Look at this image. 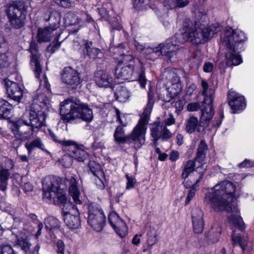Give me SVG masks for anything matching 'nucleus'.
Listing matches in <instances>:
<instances>
[{
	"label": "nucleus",
	"mask_w": 254,
	"mask_h": 254,
	"mask_svg": "<svg viewBox=\"0 0 254 254\" xmlns=\"http://www.w3.org/2000/svg\"><path fill=\"white\" fill-rule=\"evenodd\" d=\"M0 254H16L11 246L6 245L0 247Z\"/></svg>",
	"instance_id": "obj_44"
},
{
	"label": "nucleus",
	"mask_w": 254,
	"mask_h": 254,
	"mask_svg": "<svg viewBox=\"0 0 254 254\" xmlns=\"http://www.w3.org/2000/svg\"><path fill=\"white\" fill-rule=\"evenodd\" d=\"M213 68V64L210 62H206L203 66V70L205 72H211Z\"/></svg>",
	"instance_id": "obj_60"
},
{
	"label": "nucleus",
	"mask_w": 254,
	"mask_h": 254,
	"mask_svg": "<svg viewBox=\"0 0 254 254\" xmlns=\"http://www.w3.org/2000/svg\"><path fill=\"white\" fill-rule=\"evenodd\" d=\"M177 7H183L187 6L189 3L188 0H177Z\"/></svg>",
	"instance_id": "obj_64"
},
{
	"label": "nucleus",
	"mask_w": 254,
	"mask_h": 254,
	"mask_svg": "<svg viewBox=\"0 0 254 254\" xmlns=\"http://www.w3.org/2000/svg\"><path fill=\"white\" fill-rule=\"evenodd\" d=\"M86 20L88 22H93L94 23V21L93 18L87 13L83 12L81 13V26L84 25V21Z\"/></svg>",
	"instance_id": "obj_54"
},
{
	"label": "nucleus",
	"mask_w": 254,
	"mask_h": 254,
	"mask_svg": "<svg viewBox=\"0 0 254 254\" xmlns=\"http://www.w3.org/2000/svg\"><path fill=\"white\" fill-rule=\"evenodd\" d=\"M25 146L27 149L29 154H30L35 148H38L50 154L49 151L45 149L44 145L40 138H36L32 141L26 143L25 144Z\"/></svg>",
	"instance_id": "obj_31"
},
{
	"label": "nucleus",
	"mask_w": 254,
	"mask_h": 254,
	"mask_svg": "<svg viewBox=\"0 0 254 254\" xmlns=\"http://www.w3.org/2000/svg\"><path fill=\"white\" fill-rule=\"evenodd\" d=\"M235 186L228 181H223L213 188L208 189L206 192L203 201L215 211L225 210L230 213L227 219L229 224L233 230L232 241L234 246H239L243 252L250 251L253 244L247 236L242 237L236 234V231L245 229L244 223L235 202Z\"/></svg>",
	"instance_id": "obj_1"
},
{
	"label": "nucleus",
	"mask_w": 254,
	"mask_h": 254,
	"mask_svg": "<svg viewBox=\"0 0 254 254\" xmlns=\"http://www.w3.org/2000/svg\"><path fill=\"white\" fill-rule=\"evenodd\" d=\"M61 80L63 83L72 88L77 87L81 82L78 71L70 66L64 68L61 73Z\"/></svg>",
	"instance_id": "obj_16"
},
{
	"label": "nucleus",
	"mask_w": 254,
	"mask_h": 254,
	"mask_svg": "<svg viewBox=\"0 0 254 254\" xmlns=\"http://www.w3.org/2000/svg\"><path fill=\"white\" fill-rule=\"evenodd\" d=\"M115 110V115L116 116L118 121H119V122L123 126H126V123L124 122V121L123 120V119L125 118V115H121V113L118 109L116 108Z\"/></svg>",
	"instance_id": "obj_53"
},
{
	"label": "nucleus",
	"mask_w": 254,
	"mask_h": 254,
	"mask_svg": "<svg viewBox=\"0 0 254 254\" xmlns=\"http://www.w3.org/2000/svg\"><path fill=\"white\" fill-rule=\"evenodd\" d=\"M16 244L20 246L22 250L27 252L30 246V244L26 239H18Z\"/></svg>",
	"instance_id": "obj_43"
},
{
	"label": "nucleus",
	"mask_w": 254,
	"mask_h": 254,
	"mask_svg": "<svg viewBox=\"0 0 254 254\" xmlns=\"http://www.w3.org/2000/svg\"><path fill=\"white\" fill-rule=\"evenodd\" d=\"M200 105L198 102L190 103L187 105V110L189 112H195L199 110Z\"/></svg>",
	"instance_id": "obj_49"
},
{
	"label": "nucleus",
	"mask_w": 254,
	"mask_h": 254,
	"mask_svg": "<svg viewBox=\"0 0 254 254\" xmlns=\"http://www.w3.org/2000/svg\"><path fill=\"white\" fill-rule=\"evenodd\" d=\"M177 35L173 36L170 39H167L164 43H161L157 46L145 47L143 53L146 55V56L150 55V57H147V58L152 60L160 56H166L171 60L179 49L177 42Z\"/></svg>",
	"instance_id": "obj_10"
},
{
	"label": "nucleus",
	"mask_w": 254,
	"mask_h": 254,
	"mask_svg": "<svg viewBox=\"0 0 254 254\" xmlns=\"http://www.w3.org/2000/svg\"><path fill=\"white\" fill-rule=\"evenodd\" d=\"M8 53L0 55V67H5L8 65L7 63L9 61Z\"/></svg>",
	"instance_id": "obj_47"
},
{
	"label": "nucleus",
	"mask_w": 254,
	"mask_h": 254,
	"mask_svg": "<svg viewBox=\"0 0 254 254\" xmlns=\"http://www.w3.org/2000/svg\"><path fill=\"white\" fill-rule=\"evenodd\" d=\"M45 224L46 229L51 231L52 229L59 228L60 222L57 218L50 216L45 219Z\"/></svg>",
	"instance_id": "obj_37"
},
{
	"label": "nucleus",
	"mask_w": 254,
	"mask_h": 254,
	"mask_svg": "<svg viewBox=\"0 0 254 254\" xmlns=\"http://www.w3.org/2000/svg\"><path fill=\"white\" fill-rule=\"evenodd\" d=\"M196 88V86L194 83H191L187 87L186 90V95H189L190 96L192 95L193 92L195 90Z\"/></svg>",
	"instance_id": "obj_57"
},
{
	"label": "nucleus",
	"mask_w": 254,
	"mask_h": 254,
	"mask_svg": "<svg viewBox=\"0 0 254 254\" xmlns=\"http://www.w3.org/2000/svg\"><path fill=\"white\" fill-rule=\"evenodd\" d=\"M3 83L8 97L15 101L20 102L23 96V91L20 85L9 79H4Z\"/></svg>",
	"instance_id": "obj_18"
},
{
	"label": "nucleus",
	"mask_w": 254,
	"mask_h": 254,
	"mask_svg": "<svg viewBox=\"0 0 254 254\" xmlns=\"http://www.w3.org/2000/svg\"><path fill=\"white\" fill-rule=\"evenodd\" d=\"M161 135L163 140H167L170 138L172 134L170 130L167 128L166 126H163L162 128Z\"/></svg>",
	"instance_id": "obj_51"
},
{
	"label": "nucleus",
	"mask_w": 254,
	"mask_h": 254,
	"mask_svg": "<svg viewBox=\"0 0 254 254\" xmlns=\"http://www.w3.org/2000/svg\"><path fill=\"white\" fill-rule=\"evenodd\" d=\"M163 125H160V123L155 122L151 125V134L155 141H157L161 135L162 128Z\"/></svg>",
	"instance_id": "obj_33"
},
{
	"label": "nucleus",
	"mask_w": 254,
	"mask_h": 254,
	"mask_svg": "<svg viewBox=\"0 0 254 254\" xmlns=\"http://www.w3.org/2000/svg\"><path fill=\"white\" fill-rule=\"evenodd\" d=\"M164 5L167 8L173 9L177 7V0H165Z\"/></svg>",
	"instance_id": "obj_52"
},
{
	"label": "nucleus",
	"mask_w": 254,
	"mask_h": 254,
	"mask_svg": "<svg viewBox=\"0 0 254 254\" xmlns=\"http://www.w3.org/2000/svg\"><path fill=\"white\" fill-rule=\"evenodd\" d=\"M59 36V34L56 35V37L54 38V41L48 47L47 51L48 52L53 53L60 48L61 44L58 41Z\"/></svg>",
	"instance_id": "obj_40"
},
{
	"label": "nucleus",
	"mask_w": 254,
	"mask_h": 254,
	"mask_svg": "<svg viewBox=\"0 0 254 254\" xmlns=\"http://www.w3.org/2000/svg\"><path fill=\"white\" fill-rule=\"evenodd\" d=\"M95 78L96 83L100 87L111 88L117 83L110 73L105 70L97 71Z\"/></svg>",
	"instance_id": "obj_19"
},
{
	"label": "nucleus",
	"mask_w": 254,
	"mask_h": 254,
	"mask_svg": "<svg viewBox=\"0 0 254 254\" xmlns=\"http://www.w3.org/2000/svg\"><path fill=\"white\" fill-rule=\"evenodd\" d=\"M247 40L245 33L239 29L227 27L222 31L219 44L221 48L226 49L225 59L227 66H236L242 63V58L238 51V46L239 44L244 43Z\"/></svg>",
	"instance_id": "obj_5"
},
{
	"label": "nucleus",
	"mask_w": 254,
	"mask_h": 254,
	"mask_svg": "<svg viewBox=\"0 0 254 254\" xmlns=\"http://www.w3.org/2000/svg\"><path fill=\"white\" fill-rule=\"evenodd\" d=\"M175 123V119L172 115H170V117L166 119L165 121V126H171Z\"/></svg>",
	"instance_id": "obj_63"
},
{
	"label": "nucleus",
	"mask_w": 254,
	"mask_h": 254,
	"mask_svg": "<svg viewBox=\"0 0 254 254\" xmlns=\"http://www.w3.org/2000/svg\"><path fill=\"white\" fill-rule=\"evenodd\" d=\"M51 26L39 28L37 31V38L39 43L48 42L58 35L57 32Z\"/></svg>",
	"instance_id": "obj_20"
},
{
	"label": "nucleus",
	"mask_w": 254,
	"mask_h": 254,
	"mask_svg": "<svg viewBox=\"0 0 254 254\" xmlns=\"http://www.w3.org/2000/svg\"><path fill=\"white\" fill-rule=\"evenodd\" d=\"M151 0H132L133 5L136 10H141L146 6L148 5L153 9L155 8L154 4L151 2Z\"/></svg>",
	"instance_id": "obj_36"
},
{
	"label": "nucleus",
	"mask_w": 254,
	"mask_h": 254,
	"mask_svg": "<svg viewBox=\"0 0 254 254\" xmlns=\"http://www.w3.org/2000/svg\"><path fill=\"white\" fill-rule=\"evenodd\" d=\"M182 178L184 179V184L186 188L197 185L202 179L205 168L204 164L196 168L195 161L190 160L183 163Z\"/></svg>",
	"instance_id": "obj_11"
},
{
	"label": "nucleus",
	"mask_w": 254,
	"mask_h": 254,
	"mask_svg": "<svg viewBox=\"0 0 254 254\" xmlns=\"http://www.w3.org/2000/svg\"><path fill=\"white\" fill-rule=\"evenodd\" d=\"M115 96L120 102H126L131 96L129 90L126 87L120 86L117 88Z\"/></svg>",
	"instance_id": "obj_28"
},
{
	"label": "nucleus",
	"mask_w": 254,
	"mask_h": 254,
	"mask_svg": "<svg viewBox=\"0 0 254 254\" xmlns=\"http://www.w3.org/2000/svg\"><path fill=\"white\" fill-rule=\"evenodd\" d=\"M179 158V153L178 151L173 150L170 155V159L173 161H176Z\"/></svg>",
	"instance_id": "obj_61"
},
{
	"label": "nucleus",
	"mask_w": 254,
	"mask_h": 254,
	"mask_svg": "<svg viewBox=\"0 0 254 254\" xmlns=\"http://www.w3.org/2000/svg\"><path fill=\"white\" fill-rule=\"evenodd\" d=\"M238 166L240 168L254 166V162H252L249 160L245 159L243 162L239 163Z\"/></svg>",
	"instance_id": "obj_58"
},
{
	"label": "nucleus",
	"mask_w": 254,
	"mask_h": 254,
	"mask_svg": "<svg viewBox=\"0 0 254 254\" xmlns=\"http://www.w3.org/2000/svg\"><path fill=\"white\" fill-rule=\"evenodd\" d=\"M202 110L200 121L202 124H206L209 122L214 115V111L212 107V103L205 104Z\"/></svg>",
	"instance_id": "obj_27"
},
{
	"label": "nucleus",
	"mask_w": 254,
	"mask_h": 254,
	"mask_svg": "<svg viewBox=\"0 0 254 254\" xmlns=\"http://www.w3.org/2000/svg\"><path fill=\"white\" fill-rule=\"evenodd\" d=\"M181 72L180 69L171 67L165 69L163 75L168 81L167 87L162 91V93H158L159 99L168 102L181 92L183 85L179 77Z\"/></svg>",
	"instance_id": "obj_8"
},
{
	"label": "nucleus",
	"mask_w": 254,
	"mask_h": 254,
	"mask_svg": "<svg viewBox=\"0 0 254 254\" xmlns=\"http://www.w3.org/2000/svg\"><path fill=\"white\" fill-rule=\"evenodd\" d=\"M12 109V106L8 102L0 99V119L9 118Z\"/></svg>",
	"instance_id": "obj_29"
},
{
	"label": "nucleus",
	"mask_w": 254,
	"mask_h": 254,
	"mask_svg": "<svg viewBox=\"0 0 254 254\" xmlns=\"http://www.w3.org/2000/svg\"><path fill=\"white\" fill-rule=\"evenodd\" d=\"M185 125V130L190 134L193 133L195 131L200 132L204 129V125H202L201 122H199L197 118L193 116H190L186 120Z\"/></svg>",
	"instance_id": "obj_22"
},
{
	"label": "nucleus",
	"mask_w": 254,
	"mask_h": 254,
	"mask_svg": "<svg viewBox=\"0 0 254 254\" xmlns=\"http://www.w3.org/2000/svg\"><path fill=\"white\" fill-rule=\"evenodd\" d=\"M227 101L233 114L239 113L246 108V102L244 97L232 89L228 91Z\"/></svg>",
	"instance_id": "obj_15"
},
{
	"label": "nucleus",
	"mask_w": 254,
	"mask_h": 254,
	"mask_svg": "<svg viewBox=\"0 0 254 254\" xmlns=\"http://www.w3.org/2000/svg\"><path fill=\"white\" fill-rule=\"evenodd\" d=\"M60 115L62 119L67 122L80 119L90 123L93 120L92 110L78 100L68 99L61 102Z\"/></svg>",
	"instance_id": "obj_7"
},
{
	"label": "nucleus",
	"mask_w": 254,
	"mask_h": 254,
	"mask_svg": "<svg viewBox=\"0 0 254 254\" xmlns=\"http://www.w3.org/2000/svg\"><path fill=\"white\" fill-rule=\"evenodd\" d=\"M73 157L70 155V152L68 154L64 155L59 160V162L63 167L65 168H69L72 164Z\"/></svg>",
	"instance_id": "obj_39"
},
{
	"label": "nucleus",
	"mask_w": 254,
	"mask_h": 254,
	"mask_svg": "<svg viewBox=\"0 0 254 254\" xmlns=\"http://www.w3.org/2000/svg\"><path fill=\"white\" fill-rule=\"evenodd\" d=\"M148 98L147 105L130 136L134 144L138 148L145 143V134L147 128V125L148 123L150 115L154 104L153 94L151 90L148 91Z\"/></svg>",
	"instance_id": "obj_9"
},
{
	"label": "nucleus",
	"mask_w": 254,
	"mask_h": 254,
	"mask_svg": "<svg viewBox=\"0 0 254 254\" xmlns=\"http://www.w3.org/2000/svg\"><path fill=\"white\" fill-rule=\"evenodd\" d=\"M64 18L67 25H79V27H81V14L78 16L73 12H69L65 15Z\"/></svg>",
	"instance_id": "obj_30"
},
{
	"label": "nucleus",
	"mask_w": 254,
	"mask_h": 254,
	"mask_svg": "<svg viewBox=\"0 0 254 254\" xmlns=\"http://www.w3.org/2000/svg\"><path fill=\"white\" fill-rule=\"evenodd\" d=\"M208 21V17L205 12H196L194 25H190L191 22L189 19L186 20L184 24V40L188 41L194 45L203 44L210 40L216 33L221 31L222 27L219 23H214L207 26Z\"/></svg>",
	"instance_id": "obj_3"
},
{
	"label": "nucleus",
	"mask_w": 254,
	"mask_h": 254,
	"mask_svg": "<svg viewBox=\"0 0 254 254\" xmlns=\"http://www.w3.org/2000/svg\"><path fill=\"white\" fill-rule=\"evenodd\" d=\"M115 76L119 83L125 80H137L141 88H145L147 79L142 64L132 55L123 54L115 70Z\"/></svg>",
	"instance_id": "obj_6"
},
{
	"label": "nucleus",
	"mask_w": 254,
	"mask_h": 254,
	"mask_svg": "<svg viewBox=\"0 0 254 254\" xmlns=\"http://www.w3.org/2000/svg\"><path fill=\"white\" fill-rule=\"evenodd\" d=\"M43 198L50 203L60 205L64 204L63 215L66 225L70 229H77L80 225L79 218L77 215L71 214L67 211V207L70 210L74 209V206L69 202L64 191L59 186L54 178L48 177L43 181Z\"/></svg>",
	"instance_id": "obj_4"
},
{
	"label": "nucleus",
	"mask_w": 254,
	"mask_h": 254,
	"mask_svg": "<svg viewBox=\"0 0 254 254\" xmlns=\"http://www.w3.org/2000/svg\"><path fill=\"white\" fill-rule=\"evenodd\" d=\"M126 178L127 180L126 189L129 190L132 189L135 186L136 180L135 177L132 175H129L128 174L126 175Z\"/></svg>",
	"instance_id": "obj_42"
},
{
	"label": "nucleus",
	"mask_w": 254,
	"mask_h": 254,
	"mask_svg": "<svg viewBox=\"0 0 254 254\" xmlns=\"http://www.w3.org/2000/svg\"><path fill=\"white\" fill-rule=\"evenodd\" d=\"M50 85L48 79L43 75L40 79L39 88L33 99L30 112L24 113L21 117L11 121L9 126L16 140L23 141L29 139L33 133L34 128L44 125L46 113L50 108Z\"/></svg>",
	"instance_id": "obj_2"
},
{
	"label": "nucleus",
	"mask_w": 254,
	"mask_h": 254,
	"mask_svg": "<svg viewBox=\"0 0 254 254\" xmlns=\"http://www.w3.org/2000/svg\"><path fill=\"white\" fill-rule=\"evenodd\" d=\"M99 13L101 16V18L106 20H108L109 19V14L107 11V10L105 8H99Z\"/></svg>",
	"instance_id": "obj_59"
},
{
	"label": "nucleus",
	"mask_w": 254,
	"mask_h": 254,
	"mask_svg": "<svg viewBox=\"0 0 254 254\" xmlns=\"http://www.w3.org/2000/svg\"><path fill=\"white\" fill-rule=\"evenodd\" d=\"M207 150V146L204 140H201L197 148V153L196 157V160L197 162L203 164L202 163L205 159Z\"/></svg>",
	"instance_id": "obj_32"
},
{
	"label": "nucleus",
	"mask_w": 254,
	"mask_h": 254,
	"mask_svg": "<svg viewBox=\"0 0 254 254\" xmlns=\"http://www.w3.org/2000/svg\"><path fill=\"white\" fill-rule=\"evenodd\" d=\"M201 86L202 88V94L204 96V104L212 103L214 95V89L213 88H210L207 82L202 80L201 81Z\"/></svg>",
	"instance_id": "obj_26"
},
{
	"label": "nucleus",
	"mask_w": 254,
	"mask_h": 254,
	"mask_svg": "<svg viewBox=\"0 0 254 254\" xmlns=\"http://www.w3.org/2000/svg\"><path fill=\"white\" fill-rule=\"evenodd\" d=\"M203 213L201 209L196 208L192 212L193 230L196 233H201L204 227Z\"/></svg>",
	"instance_id": "obj_21"
},
{
	"label": "nucleus",
	"mask_w": 254,
	"mask_h": 254,
	"mask_svg": "<svg viewBox=\"0 0 254 254\" xmlns=\"http://www.w3.org/2000/svg\"><path fill=\"white\" fill-rule=\"evenodd\" d=\"M108 220L112 227L120 237L124 238L127 234L128 228L126 223L116 212H111Z\"/></svg>",
	"instance_id": "obj_17"
},
{
	"label": "nucleus",
	"mask_w": 254,
	"mask_h": 254,
	"mask_svg": "<svg viewBox=\"0 0 254 254\" xmlns=\"http://www.w3.org/2000/svg\"><path fill=\"white\" fill-rule=\"evenodd\" d=\"M89 167L94 176L96 177L101 182V185H100V188H104V173L101 165L94 161H90L89 163Z\"/></svg>",
	"instance_id": "obj_23"
},
{
	"label": "nucleus",
	"mask_w": 254,
	"mask_h": 254,
	"mask_svg": "<svg viewBox=\"0 0 254 254\" xmlns=\"http://www.w3.org/2000/svg\"><path fill=\"white\" fill-rule=\"evenodd\" d=\"M106 217L100 206L90 204L88 207L87 222L94 231H101L106 223Z\"/></svg>",
	"instance_id": "obj_13"
},
{
	"label": "nucleus",
	"mask_w": 254,
	"mask_h": 254,
	"mask_svg": "<svg viewBox=\"0 0 254 254\" xmlns=\"http://www.w3.org/2000/svg\"><path fill=\"white\" fill-rule=\"evenodd\" d=\"M142 234H137L135 235L131 240V243L133 245L138 246L140 245Z\"/></svg>",
	"instance_id": "obj_55"
},
{
	"label": "nucleus",
	"mask_w": 254,
	"mask_h": 254,
	"mask_svg": "<svg viewBox=\"0 0 254 254\" xmlns=\"http://www.w3.org/2000/svg\"><path fill=\"white\" fill-rule=\"evenodd\" d=\"M197 185H195L194 186H191L190 188H189L190 189V190L188 192L187 196L186 199L185 205L189 204L190 201L194 197L197 190Z\"/></svg>",
	"instance_id": "obj_41"
},
{
	"label": "nucleus",
	"mask_w": 254,
	"mask_h": 254,
	"mask_svg": "<svg viewBox=\"0 0 254 254\" xmlns=\"http://www.w3.org/2000/svg\"><path fill=\"white\" fill-rule=\"evenodd\" d=\"M49 132L50 137L55 142L63 145L65 147H69L68 152H70V155H71L73 158L78 161L82 162L87 158L88 153L83 149V146H77L71 140H66L65 139L59 140L51 130H49Z\"/></svg>",
	"instance_id": "obj_14"
},
{
	"label": "nucleus",
	"mask_w": 254,
	"mask_h": 254,
	"mask_svg": "<svg viewBox=\"0 0 254 254\" xmlns=\"http://www.w3.org/2000/svg\"><path fill=\"white\" fill-rule=\"evenodd\" d=\"M58 5L64 8H69L71 6L70 0H53Z\"/></svg>",
	"instance_id": "obj_50"
},
{
	"label": "nucleus",
	"mask_w": 254,
	"mask_h": 254,
	"mask_svg": "<svg viewBox=\"0 0 254 254\" xmlns=\"http://www.w3.org/2000/svg\"><path fill=\"white\" fill-rule=\"evenodd\" d=\"M30 51L32 54L31 57V66L34 71L36 77L40 78L41 73H42L41 66L39 62V57L37 54V51L34 49L32 45L30 46Z\"/></svg>",
	"instance_id": "obj_24"
},
{
	"label": "nucleus",
	"mask_w": 254,
	"mask_h": 254,
	"mask_svg": "<svg viewBox=\"0 0 254 254\" xmlns=\"http://www.w3.org/2000/svg\"><path fill=\"white\" fill-rule=\"evenodd\" d=\"M70 186L69 188V193L74 202L77 204H81V200L80 199V192L77 186L76 180L74 177L71 176L69 180Z\"/></svg>",
	"instance_id": "obj_25"
},
{
	"label": "nucleus",
	"mask_w": 254,
	"mask_h": 254,
	"mask_svg": "<svg viewBox=\"0 0 254 254\" xmlns=\"http://www.w3.org/2000/svg\"><path fill=\"white\" fill-rule=\"evenodd\" d=\"M12 184L16 188H19L21 186L22 182V177L18 174H13L12 177Z\"/></svg>",
	"instance_id": "obj_48"
},
{
	"label": "nucleus",
	"mask_w": 254,
	"mask_h": 254,
	"mask_svg": "<svg viewBox=\"0 0 254 254\" xmlns=\"http://www.w3.org/2000/svg\"><path fill=\"white\" fill-rule=\"evenodd\" d=\"M9 176L10 173L8 169L1 167L0 169V180L8 181Z\"/></svg>",
	"instance_id": "obj_45"
},
{
	"label": "nucleus",
	"mask_w": 254,
	"mask_h": 254,
	"mask_svg": "<svg viewBox=\"0 0 254 254\" xmlns=\"http://www.w3.org/2000/svg\"><path fill=\"white\" fill-rule=\"evenodd\" d=\"M92 43L91 42H87L85 44L86 49L88 56L92 59L96 58H101L102 56L101 51L96 48H91Z\"/></svg>",
	"instance_id": "obj_34"
},
{
	"label": "nucleus",
	"mask_w": 254,
	"mask_h": 254,
	"mask_svg": "<svg viewBox=\"0 0 254 254\" xmlns=\"http://www.w3.org/2000/svg\"><path fill=\"white\" fill-rule=\"evenodd\" d=\"M57 253L59 254H64V242L60 240H59L57 242Z\"/></svg>",
	"instance_id": "obj_56"
},
{
	"label": "nucleus",
	"mask_w": 254,
	"mask_h": 254,
	"mask_svg": "<svg viewBox=\"0 0 254 254\" xmlns=\"http://www.w3.org/2000/svg\"><path fill=\"white\" fill-rule=\"evenodd\" d=\"M114 138L116 142L123 143L126 141V137L124 133L123 128L121 126H118L115 130L114 133Z\"/></svg>",
	"instance_id": "obj_38"
},
{
	"label": "nucleus",
	"mask_w": 254,
	"mask_h": 254,
	"mask_svg": "<svg viewBox=\"0 0 254 254\" xmlns=\"http://www.w3.org/2000/svg\"><path fill=\"white\" fill-rule=\"evenodd\" d=\"M61 19V13L56 10H53L48 19H47L48 21H50L52 23L54 24L53 27L55 29H57L60 25Z\"/></svg>",
	"instance_id": "obj_35"
},
{
	"label": "nucleus",
	"mask_w": 254,
	"mask_h": 254,
	"mask_svg": "<svg viewBox=\"0 0 254 254\" xmlns=\"http://www.w3.org/2000/svg\"><path fill=\"white\" fill-rule=\"evenodd\" d=\"M28 6L22 0L12 1L7 5L6 13L11 24L15 28L22 27L25 21Z\"/></svg>",
	"instance_id": "obj_12"
},
{
	"label": "nucleus",
	"mask_w": 254,
	"mask_h": 254,
	"mask_svg": "<svg viewBox=\"0 0 254 254\" xmlns=\"http://www.w3.org/2000/svg\"><path fill=\"white\" fill-rule=\"evenodd\" d=\"M111 24L113 29L116 30H120L122 29V25L120 24L119 22V20L117 19V20H115V21H110Z\"/></svg>",
	"instance_id": "obj_62"
},
{
	"label": "nucleus",
	"mask_w": 254,
	"mask_h": 254,
	"mask_svg": "<svg viewBox=\"0 0 254 254\" xmlns=\"http://www.w3.org/2000/svg\"><path fill=\"white\" fill-rule=\"evenodd\" d=\"M214 232L213 231L211 232L212 235L211 234L209 238L210 240L212 243L217 242L219 241L221 235V229L218 228L215 234H214Z\"/></svg>",
	"instance_id": "obj_46"
}]
</instances>
